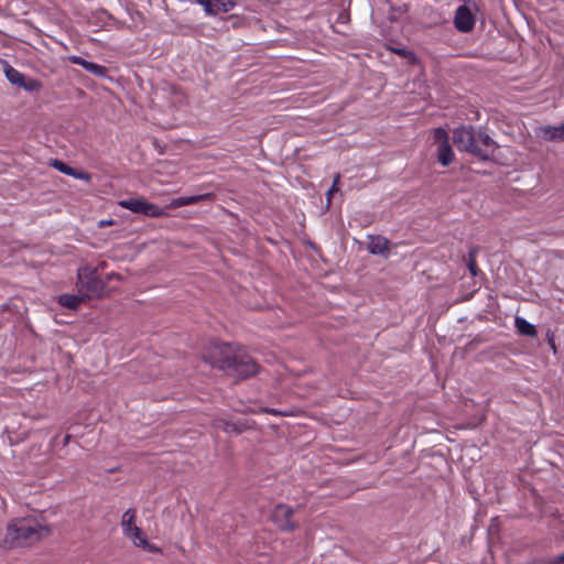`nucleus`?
Listing matches in <instances>:
<instances>
[{
	"mask_svg": "<svg viewBox=\"0 0 564 564\" xmlns=\"http://www.w3.org/2000/svg\"><path fill=\"white\" fill-rule=\"evenodd\" d=\"M204 360L213 368L238 379L254 376L260 370L259 365L245 349L230 344L212 346Z\"/></svg>",
	"mask_w": 564,
	"mask_h": 564,
	"instance_id": "f257e3e1",
	"label": "nucleus"
},
{
	"mask_svg": "<svg viewBox=\"0 0 564 564\" xmlns=\"http://www.w3.org/2000/svg\"><path fill=\"white\" fill-rule=\"evenodd\" d=\"M52 534L51 527L37 519H19L7 527L4 543L9 547L34 545Z\"/></svg>",
	"mask_w": 564,
	"mask_h": 564,
	"instance_id": "f03ea898",
	"label": "nucleus"
},
{
	"mask_svg": "<svg viewBox=\"0 0 564 564\" xmlns=\"http://www.w3.org/2000/svg\"><path fill=\"white\" fill-rule=\"evenodd\" d=\"M453 143L459 151H465L486 160L495 149V141L482 130L460 127L453 131Z\"/></svg>",
	"mask_w": 564,
	"mask_h": 564,
	"instance_id": "7ed1b4c3",
	"label": "nucleus"
},
{
	"mask_svg": "<svg viewBox=\"0 0 564 564\" xmlns=\"http://www.w3.org/2000/svg\"><path fill=\"white\" fill-rule=\"evenodd\" d=\"M77 289L74 293H66L58 296V304L77 311L83 304L100 300L109 294L106 284H76Z\"/></svg>",
	"mask_w": 564,
	"mask_h": 564,
	"instance_id": "20e7f679",
	"label": "nucleus"
},
{
	"mask_svg": "<svg viewBox=\"0 0 564 564\" xmlns=\"http://www.w3.org/2000/svg\"><path fill=\"white\" fill-rule=\"evenodd\" d=\"M135 520V509L130 508L122 514L121 527L124 536L131 540L138 547H142L149 552H158V547L149 543L142 530L137 525Z\"/></svg>",
	"mask_w": 564,
	"mask_h": 564,
	"instance_id": "39448f33",
	"label": "nucleus"
},
{
	"mask_svg": "<svg viewBox=\"0 0 564 564\" xmlns=\"http://www.w3.org/2000/svg\"><path fill=\"white\" fill-rule=\"evenodd\" d=\"M122 208L129 209L132 213L141 214L148 217H161L165 216L166 213L155 204L149 203L142 197H132L122 199L118 203Z\"/></svg>",
	"mask_w": 564,
	"mask_h": 564,
	"instance_id": "423d86ee",
	"label": "nucleus"
},
{
	"mask_svg": "<svg viewBox=\"0 0 564 564\" xmlns=\"http://www.w3.org/2000/svg\"><path fill=\"white\" fill-rule=\"evenodd\" d=\"M434 143L437 150V160L443 166L449 165L454 160V152L449 144V137L443 128H436L433 132Z\"/></svg>",
	"mask_w": 564,
	"mask_h": 564,
	"instance_id": "0eeeda50",
	"label": "nucleus"
},
{
	"mask_svg": "<svg viewBox=\"0 0 564 564\" xmlns=\"http://www.w3.org/2000/svg\"><path fill=\"white\" fill-rule=\"evenodd\" d=\"M293 514L294 509L292 507L279 503L271 513V520L281 531L292 532L297 528V524L292 520Z\"/></svg>",
	"mask_w": 564,
	"mask_h": 564,
	"instance_id": "6e6552de",
	"label": "nucleus"
},
{
	"mask_svg": "<svg viewBox=\"0 0 564 564\" xmlns=\"http://www.w3.org/2000/svg\"><path fill=\"white\" fill-rule=\"evenodd\" d=\"M455 26L462 32H469L475 25V19L469 8L460 6L455 12Z\"/></svg>",
	"mask_w": 564,
	"mask_h": 564,
	"instance_id": "1a4fd4ad",
	"label": "nucleus"
},
{
	"mask_svg": "<svg viewBox=\"0 0 564 564\" xmlns=\"http://www.w3.org/2000/svg\"><path fill=\"white\" fill-rule=\"evenodd\" d=\"M254 421H238V422H229L224 419H215L212 425L216 429L220 427L225 432L229 430L235 432L236 434H241L245 431L251 430L254 427Z\"/></svg>",
	"mask_w": 564,
	"mask_h": 564,
	"instance_id": "9d476101",
	"label": "nucleus"
},
{
	"mask_svg": "<svg viewBox=\"0 0 564 564\" xmlns=\"http://www.w3.org/2000/svg\"><path fill=\"white\" fill-rule=\"evenodd\" d=\"M390 242L382 236H370L367 249L372 254H379L383 257L389 256Z\"/></svg>",
	"mask_w": 564,
	"mask_h": 564,
	"instance_id": "9b49d317",
	"label": "nucleus"
},
{
	"mask_svg": "<svg viewBox=\"0 0 564 564\" xmlns=\"http://www.w3.org/2000/svg\"><path fill=\"white\" fill-rule=\"evenodd\" d=\"M69 61L75 65H79V66L84 67L87 72H89L94 75L104 76L106 74V69L104 66L98 65L93 62H88L80 56H76V55L69 56Z\"/></svg>",
	"mask_w": 564,
	"mask_h": 564,
	"instance_id": "f8f14e48",
	"label": "nucleus"
},
{
	"mask_svg": "<svg viewBox=\"0 0 564 564\" xmlns=\"http://www.w3.org/2000/svg\"><path fill=\"white\" fill-rule=\"evenodd\" d=\"M212 194H202V195H193V196H184V197H177L170 202L169 207L171 208H178L187 205L196 204L200 200L210 199Z\"/></svg>",
	"mask_w": 564,
	"mask_h": 564,
	"instance_id": "ddd939ff",
	"label": "nucleus"
},
{
	"mask_svg": "<svg viewBox=\"0 0 564 564\" xmlns=\"http://www.w3.org/2000/svg\"><path fill=\"white\" fill-rule=\"evenodd\" d=\"M539 134L546 141H563L562 124L544 126L539 129Z\"/></svg>",
	"mask_w": 564,
	"mask_h": 564,
	"instance_id": "4468645a",
	"label": "nucleus"
},
{
	"mask_svg": "<svg viewBox=\"0 0 564 564\" xmlns=\"http://www.w3.org/2000/svg\"><path fill=\"white\" fill-rule=\"evenodd\" d=\"M514 325H516L517 330L521 335H525V336H529V337H535L536 336L535 326L532 325L531 323H529L528 321H525L524 318L517 316L516 319H514Z\"/></svg>",
	"mask_w": 564,
	"mask_h": 564,
	"instance_id": "2eb2a0df",
	"label": "nucleus"
},
{
	"mask_svg": "<svg viewBox=\"0 0 564 564\" xmlns=\"http://www.w3.org/2000/svg\"><path fill=\"white\" fill-rule=\"evenodd\" d=\"M247 412L249 413H267L272 415H281V416H295L299 413V410L296 409H289V410H276L272 408H260L258 411L250 409Z\"/></svg>",
	"mask_w": 564,
	"mask_h": 564,
	"instance_id": "dca6fc26",
	"label": "nucleus"
},
{
	"mask_svg": "<svg viewBox=\"0 0 564 564\" xmlns=\"http://www.w3.org/2000/svg\"><path fill=\"white\" fill-rule=\"evenodd\" d=\"M236 3L232 0H213V13L216 15L220 12L226 13L235 8Z\"/></svg>",
	"mask_w": 564,
	"mask_h": 564,
	"instance_id": "f3484780",
	"label": "nucleus"
},
{
	"mask_svg": "<svg viewBox=\"0 0 564 564\" xmlns=\"http://www.w3.org/2000/svg\"><path fill=\"white\" fill-rule=\"evenodd\" d=\"M478 247H471L468 251V258H467V267L470 271V274L473 278L477 276V265H476V257L478 254Z\"/></svg>",
	"mask_w": 564,
	"mask_h": 564,
	"instance_id": "a211bd4d",
	"label": "nucleus"
},
{
	"mask_svg": "<svg viewBox=\"0 0 564 564\" xmlns=\"http://www.w3.org/2000/svg\"><path fill=\"white\" fill-rule=\"evenodd\" d=\"M6 76L13 85L21 86V84H23L24 75L13 67L9 66L6 68Z\"/></svg>",
	"mask_w": 564,
	"mask_h": 564,
	"instance_id": "6ab92c4d",
	"label": "nucleus"
},
{
	"mask_svg": "<svg viewBox=\"0 0 564 564\" xmlns=\"http://www.w3.org/2000/svg\"><path fill=\"white\" fill-rule=\"evenodd\" d=\"M20 87H23L28 91L39 90L41 85L36 79L25 78L23 79V84Z\"/></svg>",
	"mask_w": 564,
	"mask_h": 564,
	"instance_id": "aec40b11",
	"label": "nucleus"
},
{
	"mask_svg": "<svg viewBox=\"0 0 564 564\" xmlns=\"http://www.w3.org/2000/svg\"><path fill=\"white\" fill-rule=\"evenodd\" d=\"M52 166H54L57 171H59L61 173L66 174V175H70V173L74 170L73 167L68 166L67 164H65L64 162H62L59 160H54L52 162Z\"/></svg>",
	"mask_w": 564,
	"mask_h": 564,
	"instance_id": "412c9836",
	"label": "nucleus"
},
{
	"mask_svg": "<svg viewBox=\"0 0 564 564\" xmlns=\"http://www.w3.org/2000/svg\"><path fill=\"white\" fill-rule=\"evenodd\" d=\"M196 2L203 7L206 14L212 15L213 13V0H196Z\"/></svg>",
	"mask_w": 564,
	"mask_h": 564,
	"instance_id": "4be33fe9",
	"label": "nucleus"
},
{
	"mask_svg": "<svg viewBox=\"0 0 564 564\" xmlns=\"http://www.w3.org/2000/svg\"><path fill=\"white\" fill-rule=\"evenodd\" d=\"M69 176H73L77 180H84V181H90V174L86 173V172H82V171H78L76 169L73 170V172L70 173Z\"/></svg>",
	"mask_w": 564,
	"mask_h": 564,
	"instance_id": "5701e85b",
	"label": "nucleus"
},
{
	"mask_svg": "<svg viewBox=\"0 0 564 564\" xmlns=\"http://www.w3.org/2000/svg\"><path fill=\"white\" fill-rule=\"evenodd\" d=\"M338 182H339V174H337V175L334 177L333 185H332V187L328 189V193H327V204H329V203H330V196L333 195V193L338 191V187H337Z\"/></svg>",
	"mask_w": 564,
	"mask_h": 564,
	"instance_id": "b1692460",
	"label": "nucleus"
},
{
	"mask_svg": "<svg viewBox=\"0 0 564 564\" xmlns=\"http://www.w3.org/2000/svg\"><path fill=\"white\" fill-rule=\"evenodd\" d=\"M112 224H113L112 219H102L99 221V227H106V226H110Z\"/></svg>",
	"mask_w": 564,
	"mask_h": 564,
	"instance_id": "393cba45",
	"label": "nucleus"
},
{
	"mask_svg": "<svg viewBox=\"0 0 564 564\" xmlns=\"http://www.w3.org/2000/svg\"><path fill=\"white\" fill-rule=\"evenodd\" d=\"M554 564H564V553L555 558Z\"/></svg>",
	"mask_w": 564,
	"mask_h": 564,
	"instance_id": "a878e982",
	"label": "nucleus"
},
{
	"mask_svg": "<svg viewBox=\"0 0 564 564\" xmlns=\"http://www.w3.org/2000/svg\"><path fill=\"white\" fill-rule=\"evenodd\" d=\"M549 343H550L551 348H552V349H553V351L555 352V351H556V347H555V343H554V338H553V336H551V337L549 338Z\"/></svg>",
	"mask_w": 564,
	"mask_h": 564,
	"instance_id": "bb28decb",
	"label": "nucleus"
},
{
	"mask_svg": "<svg viewBox=\"0 0 564 564\" xmlns=\"http://www.w3.org/2000/svg\"><path fill=\"white\" fill-rule=\"evenodd\" d=\"M398 54L402 55V56H405L406 54H409L408 51L403 50V48H398V50H394Z\"/></svg>",
	"mask_w": 564,
	"mask_h": 564,
	"instance_id": "cd10ccee",
	"label": "nucleus"
},
{
	"mask_svg": "<svg viewBox=\"0 0 564 564\" xmlns=\"http://www.w3.org/2000/svg\"><path fill=\"white\" fill-rule=\"evenodd\" d=\"M70 436L69 435H66L65 438H64V445H66L69 441Z\"/></svg>",
	"mask_w": 564,
	"mask_h": 564,
	"instance_id": "c85d7f7f",
	"label": "nucleus"
},
{
	"mask_svg": "<svg viewBox=\"0 0 564 564\" xmlns=\"http://www.w3.org/2000/svg\"><path fill=\"white\" fill-rule=\"evenodd\" d=\"M563 141H564V123L562 124Z\"/></svg>",
	"mask_w": 564,
	"mask_h": 564,
	"instance_id": "c756f323",
	"label": "nucleus"
}]
</instances>
